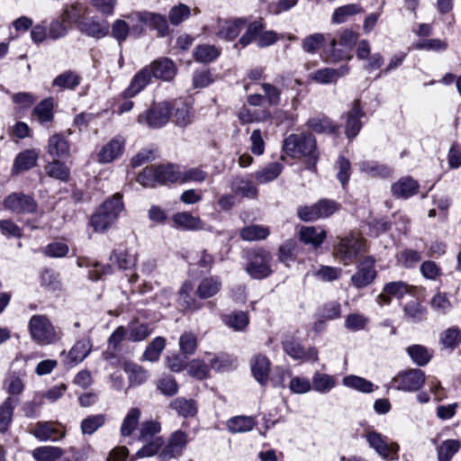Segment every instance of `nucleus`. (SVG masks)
Instances as JSON below:
<instances>
[{
    "mask_svg": "<svg viewBox=\"0 0 461 461\" xmlns=\"http://www.w3.org/2000/svg\"><path fill=\"white\" fill-rule=\"evenodd\" d=\"M407 352L411 360L420 366L427 365L431 358V354L422 345L410 346L407 348Z\"/></svg>",
    "mask_w": 461,
    "mask_h": 461,
    "instance_id": "53",
    "label": "nucleus"
},
{
    "mask_svg": "<svg viewBox=\"0 0 461 461\" xmlns=\"http://www.w3.org/2000/svg\"><path fill=\"white\" fill-rule=\"evenodd\" d=\"M283 149L285 152L294 158H306L307 167L316 169V164L320 158L315 137L309 132L290 134L285 139Z\"/></svg>",
    "mask_w": 461,
    "mask_h": 461,
    "instance_id": "1",
    "label": "nucleus"
},
{
    "mask_svg": "<svg viewBox=\"0 0 461 461\" xmlns=\"http://www.w3.org/2000/svg\"><path fill=\"white\" fill-rule=\"evenodd\" d=\"M375 259L366 257L358 265L357 271L352 276L351 282L357 288H363L370 285L375 278Z\"/></svg>",
    "mask_w": 461,
    "mask_h": 461,
    "instance_id": "15",
    "label": "nucleus"
},
{
    "mask_svg": "<svg viewBox=\"0 0 461 461\" xmlns=\"http://www.w3.org/2000/svg\"><path fill=\"white\" fill-rule=\"evenodd\" d=\"M366 251V240L353 235L340 239L335 247L337 258L346 266L354 263Z\"/></svg>",
    "mask_w": 461,
    "mask_h": 461,
    "instance_id": "6",
    "label": "nucleus"
},
{
    "mask_svg": "<svg viewBox=\"0 0 461 461\" xmlns=\"http://www.w3.org/2000/svg\"><path fill=\"white\" fill-rule=\"evenodd\" d=\"M256 420L251 416H236L227 421L228 429L233 433H242L251 430Z\"/></svg>",
    "mask_w": 461,
    "mask_h": 461,
    "instance_id": "41",
    "label": "nucleus"
},
{
    "mask_svg": "<svg viewBox=\"0 0 461 461\" xmlns=\"http://www.w3.org/2000/svg\"><path fill=\"white\" fill-rule=\"evenodd\" d=\"M152 75L150 68L144 67L140 69L131 81L130 86L125 89L123 95L127 98H131L139 94L149 83Z\"/></svg>",
    "mask_w": 461,
    "mask_h": 461,
    "instance_id": "22",
    "label": "nucleus"
},
{
    "mask_svg": "<svg viewBox=\"0 0 461 461\" xmlns=\"http://www.w3.org/2000/svg\"><path fill=\"white\" fill-rule=\"evenodd\" d=\"M251 371L255 379L261 384H265L268 379L270 371L269 359L261 354L256 355L251 359Z\"/></svg>",
    "mask_w": 461,
    "mask_h": 461,
    "instance_id": "25",
    "label": "nucleus"
},
{
    "mask_svg": "<svg viewBox=\"0 0 461 461\" xmlns=\"http://www.w3.org/2000/svg\"><path fill=\"white\" fill-rule=\"evenodd\" d=\"M124 149V141L119 138L113 139L106 143L98 153L101 163H110L119 158Z\"/></svg>",
    "mask_w": 461,
    "mask_h": 461,
    "instance_id": "23",
    "label": "nucleus"
},
{
    "mask_svg": "<svg viewBox=\"0 0 461 461\" xmlns=\"http://www.w3.org/2000/svg\"><path fill=\"white\" fill-rule=\"evenodd\" d=\"M166 346V339L163 337L155 338L147 347L143 358L145 360L155 362L159 358V356Z\"/></svg>",
    "mask_w": 461,
    "mask_h": 461,
    "instance_id": "56",
    "label": "nucleus"
},
{
    "mask_svg": "<svg viewBox=\"0 0 461 461\" xmlns=\"http://www.w3.org/2000/svg\"><path fill=\"white\" fill-rule=\"evenodd\" d=\"M245 271L254 279L268 277L272 272L273 258L269 251L257 249L248 251Z\"/></svg>",
    "mask_w": 461,
    "mask_h": 461,
    "instance_id": "5",
    "label": "nucleus"
},
{
    "mask_svg": "<svg viewBox=\"0 0 461 461\" xmlns=\"http://www.w3.org/2000/svg\"><path fill=\"white\" fill-rule=\"evenodd\" d=\"M32 114L41 125L49 127V123L51 122L54 118L53 99L46 98L41 101L34 107Z\"/></svg>",
    "mask_w": 461,
    "mask_h": 461,
    "instance_id": "29",
    "label": "nucleus"
},
{
    "mask_svg": "<svg viewBox=\"0 0 461 461\" xmlns=\"http://www.w3.org/2000/svg\"><path fill=\"white\" fill-rule=\"evenodd\" d=\"M158 184L180 182V167L173 164L157 166Z\"/></svg>",
    "mask_w": 461,
    "mask_h": 461,
    "instance_id": "30",
    "label": "nucleus"
},
{
    "mask_svg": "<svg viewBox=\"0 0 461 461\" xmlns=\"http://www.w3.org/2000/svg\"><path fill=\"white\" fill-rule=\"evenodd\" d=\"M360 171L372 177H388L392 169L384 164L374 160H365L359 164Z\"/></svg>",
    "mask_w": 461,
    "mask_h": 461,
    "instance_id": "35",
    "label": "nucleus"
},
{
    "mask_svg": "<svg viewBox=\"0 0 461 461\" xmlns=\"http://www.w3.org/2000/svg\"><path fill=\"white\" fill-rule=\"evenodd\" d=\"M336 385V380L333 376L322 374L315 373L312 377V388L313 390L325 393L330 392Z\"/></svg>",
    "mask_w": 461,
    "mask_h": 461,
    "instance_id": "49",
    "label": "nucleus"
},
{
    "mask_svg": "<svg viewBox=\"0 0 461 461\" xmlns=\"http://www.w3.org/2000/svg\"><path fill=\"white\" fill-rule=\"evenodd\" d=\"M123 369L128 374L131 385H140L147 380V372L139 365L125 362Z\"/></svg>",
    "mask_w": 461,
    "mask_h": 461,
    "instance_id": "47",
    "label": "nucleus"
},
{
    "mask_svg": "<svg viewBox=\"0 0 461 461\" xmlns=\"http://www.w3.org/2000/svg\"><path fill=\"white\" fill-rule=\"evenodd\" d=\"M169 407L184 418L194 417L197 413V405L192 399L176 398L171 401Z\"/></svg>",
    "mask_w": 461,
    "mask_h": 461,
    "instance_id": "36",
    "label": "nucleus"
},
{
    "mask_svg": "<svg viewBox=\"0 0 461 461\" xmlns=\"http://www.w3.org/2000/svg\"><path fill=\"white\" fill-rule=\"evenodd\" d=\"M80 30L86 35L100 39L106 36L109 33L110 25L105 20L97 21L91 20L79 24Z\"/></svg>",
    "mask_w": 461,
    "mask_h": 461,
    "instance_id": "27",
    "label": "nucleus"
},
{
    "mask_svg": "<svg viewBox=\"0 0 461 461\" xmlns=\"http://www.w3.org/2000/svg\"><path fill=\"white\" fill-rule=\"evenodd\" d=\"M283 166L278 162H272L255 173V178L259 184H266L275 180L282 172Z\"/></svg>",
    "mask_w": 461,
    "mask_h": 461,
    "instance_id": "42",
    "label": "nucleus"
},
{
    "mask_svg": "<svg viewBox=\"0 0 461 461\" xmlns=\"http://www.w3.org/2000/svg\"><path fill=\"white\" fill-rule=\"evenodd\" d=\"M221 286L222 283L219 276H207L200 281L195 294L201 299H208L216 295L221 291Z\"/></svg>",
    "mask_w": 461,
    "mask_h": 461,
    "instance_id": "20",
    "label": "nucleus"
},
{
    "mask_svg": "<svg viewBox=\"0 0 461 461\" xmlns=\"http://www.w3.org/2000/svg\"><path fill=\"white\" fill-rule=\"evenodd\" d=\"M45 172L49 176L64 182H67L69 178L68 167L58 159L47 164L45 166Z\"/></svg>",
    "mask_w": 461,
    "mask_h": 461,
    "instance_id": "48",
    "label": "nucleus"
},
{
    "mask_svg": "<svg viewBox=\"0 0 461 461\" xmlns=\"http://www.w3.org/2000/svg\"><path fill=\"white\" fill-rule=\"evenodd\" d=\"M193 289L192 283L185 281L178 291L177 303L184 310L196 311L201 308L200 303L192 296Z\"/></svg>",
    "mask_w": 461,
    "mask_h": 461,
    "instance_id": "26",
    "label": "nucleus"
},
{
    "mask_svg": "<svg viewBox=\"0 0 461 461\" xmlns=\"http://www.w3.org/2000/svg\"><path fill=\"white\" fill-rule=\"evenodd\" d=\"M18 399L9 396L0 405V432L5 433L8 430L12 421L14 407L18 404Z\"/></svg>",
    "mask_w": 461,
    "mask_h": 461,
    "instance_id": "32",
    "label": "nucleus"
},
{
    "mask_svg": "<svg viewBox=\"0 0 461 461\" xmlns=\"http://www.w3.org/2000/svg\"><path fill=\"white\" fill-rule=\"evenodd\" d=\"M369 446L384 459L397 458L399 446L396 443H388L387 438L376 431H370L366 435Z\"/></svg>",
    "mask_w": 461,
    "mask_h": 461,
    "instance_id": "13",
    "label": "nucleus"
},
{
    "mask_svg": "<svg viewBox=\"0 0 461 461\" xmlns=\"http://www.w3.org/2000/svg\"><path fill=\"white\" fill-rule=\"evenodd\" d=\"M264 24L261 21H255L247 28L246 32L241 36L239 43L242 47H246L253 41H258V45L260 48L268 47L273 45L278 41L277 33L274 31H263Z\"/></svg>",
    "mask_w": 461,
    "mask_h": 461,
    "instance_id": "7",
    "label": "nucleus"
},
{
    "mask_svg": "<svg viewBox=\"0 0 461 461\" xmlns=\"http://www.w3.org/2000/svg\"><path fill=\"white\" fill-rule=\"evenodd\" d=\"M343 384L362 393H371L375 385L370 381L357 375H348L343 378Z\"/></svg>",
    "mask_w": 461,
    "mask_h": 461,
    "instance_id": "55",
    "label": "nucleus"
},
{
    "mask_svg": "<svg viewBox=\"0 0 461 461\" xmlns=\"http://www.w3.org/2000/svg\"><path fill=\"white\" fill-rule=\"evenodd\" d=\"M30 434L40 441H58L66 435L65 428L58 421H37L30 429Z\"/></svg>",
    "mask_w": 461,
    "mask_h": 461,
    "instance_id": "10",
    "label": "nucleus"
},
{
    "mask_svg": "<svg viewBox=\"0 0 461 461\" xmlns=\"http://www.w3.org/2000/svg\"><path fill=\"white\" fill-rule=\"evenodd\" d=\"M110 261L116 264L120 269L127 270L136 265L137 258L135 254L130 253L127 249H116L112 251Z\"/></svg>",
    "mask_w": 461,
    "mask_h": 461,
    "instance_id": "31",
    "label": "nucleus"
},
{
    "mask_svg": "<svg viewBox=\"0 0 461 461\" xmlns=\"http://www.w3.org/2000/svg\"><path fill=\"white\" fill-rule=\"evenodd\" d=\"M38 153L33 149H27L16 157L14 169L17 172L26 171L36 165Z\"/></svg>",
    "mask_w": 461,
    "mask_h": 461,
    "instance_id": "43",
    "label": "nucleus"
},
{
    "mask_svg": "<svg viewBox=\"0 0 461 461\" xmlns=\"http://www.w3.org/2000/svg\"><path fill=\"white\" fill-rule=\"evenodd\" d=\"M326 238V231L321 227L303 226L299 231V239L302 242L312 246L313 249L319 248Z\"/></svg>",
    "mask_w": 461,
    "mask_h": 461,
    "instance_id": "21",
    "label": "nucleus"
},
{
    "mask_svg": "<svg viewBox=\"0 0 461 461\" xmlns=\"http://www.w3.org/2000/svg\"><path fill=\"white\" fill-rule=\"evenodd\" d=\"M187 444V435L182 430H176L171 434L167 445L158 454L159 461H169L172 458L179 456Z\"/></svg>",
    "mask_w": 461,
    "mask_h": 461,
    "instance_id": "12",
    "label": "nucleus"
},
{
    "mask_svg": "<svg viewBox=\"0 0 461 461\" xmlns=\"http://www.w3.org/2000/svg\"><path fill=\"white\" fill-rule=\"evenodd\" d=\"M89 339H80L76 342L68 355V364L76 365L83 361L91 351Z\"/></svg>",
    "mask_w": 461,
    "mask_h": 461,
    "instance_id": "37",
    "label": "nucleus"
},
{
    "mask_svg": "<svg viewBox=\"0 0 461 461\" xmlns=\"http://www.w3.org/2000/svg\"><path fill=\"white\" fill-rule=\"evenodd\" d=\"M246 21L244 19L236 20H219L217 36L226 41H233L244 28Z\"/></svg>",
    "mask_w": 461,
    "mask_h": 461,
    "instance_id": "18",
    "label": "nucleus"
},
{
    "mask_svg": "<svg viewBox=\"0 0 461 461\" xmlns=\"http://www.w3.org/2000/svg\"><path fill=\"white\" fill-rule=\"evenodd\" d=\"M268 235V228L261 225H249L240 230L241 239L248 241L265 240Z\"/></svg>",
    "mask_w": 461,
    "mask_h": 461,
    "instance_id": "50",
    "label": "nucleus"
},
{
    "mask_svg": "<svg viewBox=\"0 0 461 461\" xmlns=\"http://www.w3.org/2000/svg\"><path fill=\"white\" fill-rule=\"evenodd\" d=\"M208 177V173L202 169L200 167H188L184 168L182 170L180 168V182L181 183H186V182H195V183H202L206 180Z\"/></svg>",
    "mask_w": 461,
    "mask_h": 461,
    "instance_id": "57",
    "label": "nucleus"
},
{
    "mask_svg": "<svg viewBox=\"0 0 461 461\" xmlns=\"http://www.w3.org/2000/svg\"><path fill=\"white\" fill-rule=\"evenodd\" d=\"M143 442L145 444L136 453V456L139 458L149 457L156 455L164 445L162 437H155L153 439Z\"/></svg>",
    "mask_w": 461,
    "mask_h": 461,
    "instance_id": "60",
    "label": "nucleus"
},
{
    "mask_svg": "<svg viewBox=\"0 0 461 461\" xmlns=\"http://www.w3.org/2000/svg\"><path fill=\"white\" fill-rule=\"evenodd\" d=\"M131 23V35L138 38L145 33L146 27L157 30L160 36L168 32V24L165 16L148 12H132L125 16Z\"/></svg>",
    "mask_w": 461,
    "mask_h": 461,
    "instance_id": "2",
    "label": "nucleus"
},
{
    "mask_svg": "<svg viewBox=\"0 0 461 461\" xmlns=\"http://www.w3.org/2000/svg\"><path fill=\"white\" fill-rule=\"evenodd\" d=\"M85 14V8L81 4L75 3L66 5L63 9L61 19L68 23H77Z\"/></svg>",
    "mask_w": 461,
    "mask_h": 461,
    "instance_id": "61",
    "label": "nucleus"
},
{
    "mask_svg": "<svg viewBox=\"0 0 461 461\" xmlns=\"http://www.w3.org/2000/svg\"><path fill=\"white\" fill-rule=\"evenodd\" d=\"M460 442L456 439H447L438 447V461H450L453 456L459 450Z\"/></svg>",
    "mask_w": 461,
    "mask_h": 461,
    "instance_id": "52",
    "label": "nucleus"
},
{
    "mask_svg": "<svg viewBox=\"0 0 461 461\" xmlns=\"http://www.w3.org/2000/svg\"><path fill=\"white\" fill-rule=\"evenodd\" d=\"M363 13V8L358 4L346 5L335 9L332 14V22L334 23H343L355 14Z\"/></svg>",
    "mask_w": 461,
    "mask_h": 461,
    "instance_id": "44",
    "label": "nucleus"
},
{
    "mask_svg": "<svg viewBox=\"0 0 461 461\" xmlns=\"http://www.w3.org/2000/svg\"><path fill=\"white\" fill-rule=\"evenodd\" d=\"M131 34V23L124 20L117 19L113 22L111 28V35L122 44L124 42L128 36Z\"/></svg>",
    "mask_w": 461,
    "mask_h": 461,
    "instance_id": "54",
    "label": "nucleus"
},
{
    "mask_svg": "<svg viewBox=\"0 0 461 461\" xmlns=\"http://www.w3.org/2000/svg\"><path fill=\"white\" fill-rule=\"evenodd\" d=\"M123 209L122 196L119 194L105 200L91 217V225L95 231H105L117 220Z\"/></svg>",
    "mask_w": 461,
    "mask_h": 461,
    "instance_id": "4",
    "label": "nucleus"
},
{
    "mask_svg": "<svg viewBox=\"0 0 461 461\" xmlns=\"http://www.w3.org/2000/svg\"><path fill=\"white\" fill-rule=\"evenodd\" d=\"M419 184L410 176L399 179L392 185V193L397 198H409L418 193Z\"/></svg>",
    "mask_w": 461,
    "mask_h": 461,
    "instance_id": "24",
    "label": "nucleus"
},
{
    "mask_svg": "<svg viewBox=\"0 0 461 461\" xmlns=\"http://www.w3.org/2000/svg\"><path fill=\"white\" fill-rule=\"evenodd\" d=\"M221 54V49L214 45L201 44L194 50V58L200 63H210L214 61Z\"/></svg>",
    "mask_w": 461,
    "mask_h": 461,
    "instance_id": "39",
    "label": "nucleus"
},
{
    "mask_svg": "<svg viewBox=\"0 0 461 461\" xmlns=\"http://www.w3.org/2000/svg\"><path fill=\"white\" fill-rule=\"evenodd\" d=\"M230 188L234 194L242 197L254 199L258 195V189L252 181L243 177H235L230 184Z\"/></svg>",
    "mask_w": 461,
    "mask_h": 461,
    "instance_id": "34",
    "label": "nucleus"
},
{
    "mask_svg": "<svg viewBox=\"0 0 461 461\" xmlns=\"http://www.w3.org/2000/svg\"><path fill=\"white\" fill-rule=\"evenodd\" d=\"M179 348L183 355L188 357L194 354L197 348V337L191 331L184 332L179 339Z\"/></svg>",
    "mask_w": 461,
    "mask_h": 461,
    "instance_id": "59",
    "label": "nucleus"
},
{
    "mask_svg": "<svg viewBox=\"0 0 461 461\" xmlns=\"http://www.w3.org/2000/svg\"><path fill=\"white\" fill-rule=\"evenodd\" d=\"M405 318L414 323L422 321L426 319V309L416 302H411L404 307Z\"/></svg>",
    "mask_w": 461,
    "mask_h": 461,
    "instance_id": "58",
    "label": "nucleus"
},
{
    "mask_svg": "<svg viewBox=\"0 0 461 461\" xmlns=\"http://www.w3.org/2000/svg\"><path fill=\"white\" fill-rule=\"evenodd\" d=\"M28 330L32 341L40 346L50 345L58 342L62 333L44 314H34L28 322Z\"/></svg>",
    "mask_w": 461,
    "mask_h": 461,
    "instance_id": "3",
    "label": "nucleus"
},
{
    "mask_svg": "<svg viewBox=\"0 0 461 461\" xmlns=\"http://www.w3.org/2000/svg\"><path fill=\"white\" fill-rule=\"evenodd\" d=\"M64 454L62 448L54 446L38 447L32 451V456L36 461H57Z\"/></svg>",
    "mask_w": 461,
    "mask_h": 461,
    "instance_id": "38",
    "label": "nucleus"
},
{
    "mask_svg": "<svg viewBox=\"0 0 461 461\" xmlns=\"http://www.w3.org/2000/svg\"><path fill=\"white\" fill-rule=\"evenodd\" d=\"M148 68H150L152 77L164 81H171L177 73L175 63L167 58L157 59Z\"/></svg>",
    "mask_w": 461,
    "mask_h": 461,
    "instance_id": "16",
    "label": "nucleus"
},
{
    "mask_svg": "<svg viewBox=\"0 0 461 461\" xmlns=\"http://www.w3.org/2000/svg\"><path fill=\"white\" fill-rule=\"evenodd\" d=\"M77 264L79 267H92V269L88 272V276L89 278L94 281L100 279L104 275L112 273V267L110 265L102 266L98 262L90 259L79 258Z\"/></svg>",
    "mask_w": 461,
    "mask_h": 461,
    "instance_id": "45",
    "label": "nucleus"
},
{
    "mask_svg": "<svg viewBox=\"0 0 461 461\" xmlns=\"http://www.w3.org/2000/svg\"><path fill=\"white\" fill-rule=\"evenodd\" d=\"M364 115L361 111L358 100L354 102L353 107L347 113L346 131L348 138H355L361 130L362 123L360 118Z\"/></svg>",
    "mask_w": 461,
    "mask_h": 461,
    "instance_id": "19",
    "label": "nucleus"
},
{
    "mask_svg": "<svg viewBox=\"0 0 461 461\" xmlns=\"http://www.w3.org/2000/svg\"><path fill=\"white\" fill-rule=\"evenodd\" d=\"M48 152L52 157L66 158L69 153V145L61 134H54L49 139Z\"/></svg>",
    "mask_w": 461,
    "mask_h": 461,
    "instance_id": "33",
    "label": "nucleus"
},
{
    "mask_svg": "<svg viewBox=\"0 0 461 461\" xmlns=\"http://www.w3.org/2000/svg\"><path fill=\"white\" fill-rule=\"evenodd\" d=\"M444 348L453 350L461 342V330L456 327L446 330L440 336Z\"/></svg>",
    "mask_w": 461,
    "mask_h": 461,
    "instance_id": "63",
    "label": "nucleus"
},
{
    "mask_svg": "<svg viewBox=\"0 0 461 461\" xmlns=\"http://www.w3.org/2000/svg\"><path fill=\"white\" fill-rule=\"evenodd\" d=\"M161 430V424L157 420H147L141 423L139 440L148 441L153 439Z\"/></svg>",
    "mask_w": 461,
    "mask_h": 461,
    "instance_id": "62",
    "label": "nucleus"
},
{
    "mask_svg": "<svg viewBox=\"0 0 461 461\" xmlns=\"http://www.w3.org/2000/svg\"><path fill=\"white\" fill-rule=\"evenodd\" d=\"M173 221L177 227L186 230H200L204 227L200 218L194 217L187 212L176 213L173 216Z\"/></svg>",
    "mask_w": 461,
    "mask_h": 461,
    "instance_id": "28",
    "label": "nucleus"
},
{
    "mask_svg": "<svg viewBox=\"0 0 461 461\" xmlns=\"http://www.w3.org/2000/svg\"><path fill=\"white\" fill-rule=\"evenodd\" d=\"M307 126L317 133H334L339 129L338 125L324 115L311 118L307 122Z\"/></svg>",
    "mask_w": 461,
    "mask_h": 461,
    "instance_id": "40",
    "label": "nucleus"
},
{
    "mask_svg": "<svg viewBox=\"0 0 461 461\" xmlns=\"http://www.w3.org/2000/svg\"><path fill=\"white\" fill-rule=\"evenodd\" d=\"M140 415L141 411L139 408H131L129 410L121 426V434L123 437L131 436L136 429Z\"/></svg>",
    "mask_w": 461,
    "mask_h": 461,
    "instance_id": "46",
    "label": "nucleus"
},
{
    "mask_svg": "<svg viewBox=\"0 0 461 461\" xmlns=\"http://www.w3.org/2000/svg\"><path fill=\"white\" fill-rule=\"evenodd\" d=\"M415 291V286L403 281L390 282L384 286L383 292L378 295L377 303L381 306L387 305L391 303L392 296L401 299L405 294H413Z\"/></svg>",
    "mask_w": 461,
    "mask_h": 461,
    "instance_id": "14",
    "label": "nucleus"
},
{
    "mask_svg": "<svg viewBox=\"0 0 461 461\" xmlns=\"http://www.w3.org/2000/svg\"><path fill=\"white\" fill-rule=\"evenodd\" d=\"M127 331L129 340L139 342L147 339L152 333V329L149 324L136 322L130 324Z\"/></svg>",
    "mask_w": 461,
    "mask_h": 461,
    "instance_id": "51",
    "label": "nucleus"
},
{
    "mask_svg": "<svg viewBox=\"0 0 461 461\" xmlns=\"http://www.w3.org/2000/svg\"><path fill=\"white\" fill-rule=\"evenodd\" d=\"M80 77L76 73L72 71H66L60 75H59L53 81V86L61 87V88H68L74 89L80 84Z\"/></svg>",
    "mask_w": 461,
    "mask_h": 461,
    "instance_id": "64",
    "label": "nucleus"
},
{
    "mask_svg": "<svg viewBox=\"0 0 461 461\" xmlns=\"http://www.w3.org/2000/svg\"><path fill=\"white\" fill-rule=\"evenodd\" d=\"M349 71L348 65H343L335 69L331 68H323L310 74V79L318 84H332L347 75Z\"/></svg>",
    "mask_w": 461,
    "mask_h": 461,
    "instance_id": "17",
    "label": "nucleus"
},
{
    "mask_svg": "<svg viewBox=\"0 0 461 461\" xmlns=\"http://www.w3.org/2000/svg\"><path fill=\"white\" fill-rule=\"evenodd\" d=\"M3 206L13 213L26 214L35 212L38 204L32 195L23 192H14L5 198Z\"/></svg>",
    "mask_w": 461,
    "mask_h": 461,
    "instance_id": "9",
    "label": "nucleus"
},
{
    "mask_svg": "<svg viewBox=\"0 0 461 461\" xmlns=\"http://www.w3.org/2000/svg\"><path fill=\"white\" fill-rule=\"evenodd\" d=\"M393 382L398 390L415 392L420 390L424 384L425 374L420 369H410L397 375Z\"/></svg>",
    "mask_w": 461,
    "mask_h": 461,
    "instance_id": "11",
    "label": "nucleus"
},
{
    "mask_svg": "<svg viewBox=\"0 0 461 461\" xmlns=\"http://www.w3.org/2000/svg\"><path fill=\"white\" fill-rule=\"evenodd\" d=\"M171 115V106L167 102L155 104L151 108L138 116V122L149 128H160L166 125Z\"/></svg>",
    "mask_w": 461,
    "mask_h": 461,
    "instance_id": "8",
    "label": "nucleus"
}]
</instances>
